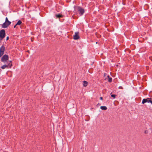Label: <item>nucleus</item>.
<instances>
[{
  "label": "nucleus",
  "instance_id": "obj_1",
  "mask_svg": "<svg viewBox=\"0 0 152 152\" xmlns=\"http://www.w3.org/2000/svg\"><path fill=\"white\" fill-rule=\"evenodd\" d=\"M75 12H76L79 16L83 15L85 12L84 10L82 7L78 6H75Z\"/></svg>",
  "mask_w": 152,
  "mask_h": 152
},
{
  "label": "nucleus",
  "instance_id": "obj_2",
  "mask_svg": "<svg viewBox=\"0 0 152 152\" xmlns=\"http://www.w3.org/2000/svg\"><path fill=\"white\" fill-rule=\"evenodd\" d=\"M11 22L10 21L8 18L6 17L5 22L1 25V27L3 28H5L7 27L11 24Z\"/></svg>",
  "mask_w": 152,
  "mask_h": 152
},
{
  "label": "nucleus",
  "instance_id": "obj_3",
  "mask_svg": "<svg viewBox=\"0 0 152 152\" xmlns=\"http://www.w3.org/2000/svg\"><path fill=\"white\" fill-rule=\"evenodd\" d=\"M146 102L150 103L152 104V98H148L146 99H143L142 102V104H144Z\"/></svg>",
  "mask_w": 152,
  "mask_h": 152
},
{
  "label": "nucleus",
  "instance_id": "obj_4",
  "mask_svg": "<svg viewBox=\"0 0 152 152\" xmlns=\"http://www.w3.org/2000/svg\"><path fill=\"white\" fill-rule=\"evenodd\" d=\"M6 35L4 29L0 31V38L3 39L5 37Z\"/></svg>",
  "mask_w": 152,
  "mask_h": 152
},
{
  "label": "nucleus",
  "instance_id": "obj_5",
  "mask_svg": "<svg viewBox=\"0 0 152 152\" xmlns=\"http://www.w3.org/2000/svg\"><path fill=\"white\" fill-rule=\"evenodd\" d=\"M8 59V56L7 55H4L1 58V61L3 62H6Z\"/></svg>",
  "mask_w": 152,
  "mask_h": 152
},
{
  "label": "nucleus",
  "instance_id": "obj_6",
  "mask_svg": "<svg viewBox=\"0 0 152 152\" xmlns=\"http://www.w3.org/2000/svg\"><path fill=\"white\" fill-rule=\"evenodd\" d=\"M79 34V33L78 32L75 33V35L73 36V39H74L77 40L80 38Z\"/></svg>",
  "mask_w": 152,
  "mask_h": 152
},
{
  "label": "nucleus",
  "instance_id": "obj_7",
  "mask_svg": "<svg viewBox=\"0 0 152 152\" xmlns=\"http://www.w3.org/2000/svg\"><path fill=\"white\" fill-rule=\"evenodd\" d=\"M12 66V64L11 63V64H9L8 65H4L2 66H1V68L2 69H4L6 67H7V68L8 67H11Z\"/></svg>",
  "mask_w": 152,
  "mask_h": 152
},
{
  "label": "nucleus",
  "instance_id": "obj_8",
  "mask_svg": "<svg viewBox=\"0 0 152 152\" xmlns=\"http://www.w3.org/2000/svg\"><path fill=\"white\" fill-rule=\"evenodd\" d=\"M5 50V48L2 45L0 48V52H4Z\"/></svg>",
  "mask_w": 152,
  "mask_h": 152
},
{
  "label": "nucleus",
  "instance_id": "obj_9",
  "mask_svg": "<svg viewBox=\"0 0 152 152\" xmlns=\"http://www.w3.org/2000/svg\"><path fill=\"white\" fill-rule=\"evenodd\" d=\"M100 108L102 110H105L107 109V107L105 106H102L100 107Z\"/></svg>",
  "mask_w": 152,
  "mask_h": 152
},
{
  "label": "nucleus",
  "instance_id": "obj_10",
  "mask_svg": "<svg viewBox=\"0 0 152 152\" xmlns=\"http://www.w3.org/2000/svg\"><path fill=\"white\" fill-rule=\"evenodd\" d=\"M107 77L108 78V81L109 82H111L112 81V78L109 75H108Z\"/></svg>",
  "mask_w": 152,
  "mask_h": 152
},
{
  "label": "nucleus",
  "instance_id": "obj_11",
  "mask_svg": "<svg viewBox=\"0 0 152 152\" xmlns=\"http://www.w3.org/2000/svg\"><path fill=\"white\" fill-rule=\"evenodd\" d=\"M22 23V22L21 20H19L18 21L16 25H20Z\"/></svg>",
  "mask_w": 152,
  "mask_h": 152
},
{
  "label": "nucleus",
  "instance_id": "obj_12",
  "mask_svg": "<svg viewBox=\"0 0 152 152\" xmlns=\"http://www.w3.org/2000/svg\"><path fill=\"white\" fill-rule=\"evenodd\" d=\"M83 86H84L86 87L87 86L88 83L86 81H83Z\"/></svg>",
  "mask_w": 152,
  "mask_h": 152
},
{
  "label": "nucleus",
  "instance_id": "obj_13",
  "mask_svg": "<svg viewBox=\"0 0 152 152\" xmlns=\"http://www.w3.org/2000/svg\"><path fill=\"white\" fill-rule=\"evenodd\" d=\"M56 16L57 18H62V15L61 14H58L56 15Z\"/></svg>",
  "mask_w": 152,
  "mask_h": 152
},
{
  "label": "nucleus",
  "instance_id": "obj_14",
  "mask_svg": "<svg viewBox=\"0 0 152 152\" xmlns=\"http://www.w3.org/2000/svg\"><path fill=\"white\" fill-rule=\"evenodd\" d=\"M116 95L115 94H112L111 95V96L113 98V99H115V98Z\"/></svg>",
  "mask_w": 152,
  "mask_h": 152
},
{
  "label": "nucleus",
  "instance_id": "obj_15",
  "mask_svg": "<svg viewBox=\"0 0 152 152\" xmlns=\"http://www.w3.org/2000/svg\"><path fill=\"white\" fill-rule=\"evenodd\" d=\"M4 52H0V57L3 55Z\"/></svg>",
  "mask_w": 152,
  "mask_h": 152
},
{
  "label": "nucleus",
  "instance_id": "obj_16",
  "mask_svg": "<svg viewBox=\"0 0 152 152\" xmlns=\"http://www.w3.org/2000/svg\"><path fill=\"white\" fill-rule=\"evenodd\" d=\"M2 39L0 38V45H1V42Z\"/></svg>",
  "mask_w": 152,
  "mask_h": 152
},
{
  "label": "nucleus",
  "instance_id": "obj_17",
  "mask_svg": "<svg viewBox=\"0 0 152 152\" xmlns=\"http://www.w3.org/2000/svg\"><path fill=\"white\" fill-rule=\"evenodd\" d=\"M9 37H7L6 38V40H8L9 39Z\"/></svg>",
  "mask_w": 152,
  "mask_h": 152
},
{
  "label": "nucleus",
  "instance_id": "obj_18",
  "mask_svg": "<svg viewBox=\"0 0 152 152\" xmlns=\"http://www.w3.org/2000/svg\"><path fill=\"white\" fill-rule=\"evenodd\" d=\"M100 99L101 100H103V98L102 97H100Z\"/></svg>",
  "mask_w": 152,
  "mask_h": 152
},
{
  "label": "nucleus",
  "instance_id": "obj_19",
  "mask_svg": "<svg viewBox=\"0 0 152 152\" xmlns=\"http://www.w3.org/2000/svg\"><path fill=\"white\" fill-rule=\"evenodd\" d=\"M119 88H121V89H122L123 88L122 87H121V86H120L119 87Z\"/></svg>",
  "mask_w": 152,
  "mask_h": 152
},
{
  "label": "nucleus",
  "instance_id": "obj_20",
  "mask_svg": "<svg viewBox=\"0 0 152 152\" xmlns=\"http://www.w3.org/2000/svg\"><path fill=\"white\" fill-rule=\"evenodd\" d=\"M17 25H15L14 26V28H15L16 27V26Z\"/></svg>",
  "mask_w": 152,
  "mask_h": 152
},
{
  "label": "nucleus",
  "instance_id": "obj_21",
  "mask_svg": "<svg viewBox=\"0 0 152 152\" xmlns=\"http://www.w3.org/2000/svg\"><path fill=\"white\" fill-rule=\"evenodd\" d=\"M10 62H12V61H10Z\"/></svg>",
  "mask_w": 152,
  "mask_h": 152
}]
</instances>
